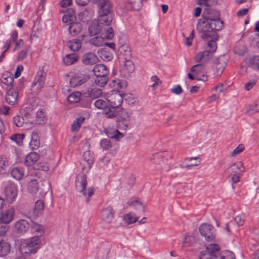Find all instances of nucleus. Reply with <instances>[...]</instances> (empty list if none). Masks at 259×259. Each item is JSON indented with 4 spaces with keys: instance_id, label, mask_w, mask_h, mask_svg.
<instances>
[{
    "instance_id": "nucleus-57",
    "label": "nucleus",
    "mask_w": 259,
    "mask_h": 259,
    "mask_svg": "<svg viewBox=\"0 0 259 259\" xmlns=\"http://www.w3.org/2000/svg\"><path fill=\"white\" fill-rule=\"evenodd\" d=\"M28 51L29 48H27L19 52L17 57V60L20 61L26 58Z\"/></svg>"
},
{
    "instance_id": "nucleus-64",
    "label": "nucleus",
    "mask_w": 259,
    "mask_h": 259,
    "mask_svg": "<svg viewBox=\"0 0 259 259\" xmlns=\"http://www.w3.org/2000/svg\"><path fill=\"white\" fill-rule=\"evenodd\" d=\"M171 92L176 95H179L182 93L183 90L180 85H177L171 89Z\"/></svg>"
},
{
    "instance_id": "nucleus-4",
    "label": "nucleus",
    "mask_w": 259,
    "mask_h": 259,
    "mask_svg": "<svg viewBox=\"0 0 259 259\" xmlns=\"http://www.w3.org/2000/svg\"><path fill=\"white\" fill-rule=\"evenodd\" d=\"M87 176L84 174H79L76 178L75 189L76 191L81 194L79 196L84 197L86 203H89L90 197L94 194L95 189L93 187H90L87 191L85 189L87 185Z\"/></svg>"
},
{
    "instance_id": "nucleus-37",
    "label": "nucleus",
    "mask_w": 259,
    "mask_h": 259,
    "mask_svg": "<svg viewBox=\"0 0 259 259\" xmlns=\"http://www.w3.org/2000/svg\"><path fill=\"white\" fill-rule=\"evenodd\" d=\"M106 135L109 138L115 139L117 141L120 140L123 137V134L119 132L118 130L108 131L107 132Z\"/></svg>"
},
{
    "instance_id": "nucleus-23",
    "label": "nucleus",
    "mask_w": 259,
    "mask_h": 259,
    "mask_svg": "<svg viewBox=\"0 0 259 259\" xmlns=\"http://www.w3.org/2000/svg\"><path fill=\"white\" fill-rule=\"evenodd\" d=\"M18 96V93L14 89L9 90L6 95V101L9 105H13L16 103Z\"/></svg>"
},
{
    "instance_id": "nucleus-50",
    "label": "nucleus",
    "mask_w": 259,
    "mask_h": 259,
    "mask_svg": "<svg viewBox=\"0 0 259 259\" xmlns=\"http://www.w3.org/2000/svg\"><path fill=\"white\" fill-rule=\"evenodd\" d=\"M224 69V65L223 63H221L220 62L216 63L214 67L215 73L217 76L221 75L222 74Z\"/></svg>"
},
{
    "instance_id": "nucleus-8",
    "label": "nucleus",
    "mask_w": 259,
    "mask_h": 259,
    "mask_svg": "<svg viewBox=\"0 0 259 259\" xmlns=\"http://www.w3.org/2000/svg\"><path fill=\"white\" fill-rule=\"evenodd\" d=\"M3 203L4 200L0 199V223L7 225L13 221L15 210L13 208L3 210Z\"/></svg>"
},
{
    "instance_id": "nucleus-25",
    "label": "nucleus",
    "mask_w": 259,
    "mask_h": 259,
    "mask_svg": "<svg viewBox=\"0 0 259 259\" xmlns=\"http://www.w3.org/2000/svg\"><path fill=\"white\" fill-rule=\"evenodd\" d=\"M82 28V25L80 23L70 22L68 29L72 36H76L81 32Z\"/></svg>"
},
{
    "instance_id": "nucleus-51",
    "label": "nucleus",
    "mask_w": 259,
    "mask_h": 259,
    "mask_svg": "<svg viewBox=\"0 0 259 259\" xmlns=\"http://www.w3.org/2000/svg\"><path fill=\"white\" fill-rule=\"evenodd\" d=\"M25 122L23 117L17 115L13 118V123L17 127H21Z\"/></svg>"
},
{
    "instance_id": "nucleus-10",
    "label": "nucleus",
    "mask_w": 259,
    "mask_h": 259,
    "mask_svg": "<svg viewBox=\"0 0 259 259\" xmlns=\"http://www.w3.org/2000/svg\"><path fill=\"white\" fill-rule=\"evenodd\" d=\"M5 194L7 201L13 203L17 196V189L15 184L10 183L7 184L5 189Z\"/></svg>"
},
{
    "instance_id": "nucleus-35",
    "label": "nucleus",
    "mask_w": 259,
    "mask_h": 259,
    "mask_svg": "<svg viewBox=\"0 0 259 259\" xmlns=\"http://www.w3.org/2000/svg\"><path fill=\"white\" fill-rule=\"evenodd\" d=\"M92 35H94V34ZM96 35V36L90 39V44L96 47H100L103 46L104 44V40L103 37L100 35H98V34Z\"/></svg>"
},
{
    "instance_id": "nucleus-17",
    "label": "nucleus",
    "mask_w": 259,
    "mask_h": 259,
    "mask_svg": "<svg viewBox=\"0 0 259 259\" xmlns=\"http://www.w3.org/2000/svg\"><path fill=\"white\" fill-rule=\"evenodd\" d=\"M114 213V212L113 208L110 206L103 209L101 212V218L102 221L106 223H110L113 219Z\"/></svg>"
},
{
    "instance_id": "nucleus-7",
    "label": "nucleus",
    "mask_w": 259,
    "mask_h": 259,
    "mask_svg": "<svg viewBox=\"0 0 259 259\" xmlns=\"http://www.w3.org/2000/svg\"><path fill=\"white\" fill-rule=\"evenodd\" d=\"M199 231L206 241H211L214 239V228L212 225L207 223L202 224L199 226Z\"/></svg>"
},
{
    "instance_id": "nucleus-29",
    "label": "nucleus",
    "mask_w": 259,
    "mask_h": 259,
    "mask_svg": "<svg viewBox=\"0 0 259 259\" xmlns=\"http://www.w3.org/2000/svg\"><path fill=\"white\" fill-rule=\"evenodd\" d=\"M68 101L71 103H77L78 101L82 102L84 100L83 96L79 92H75L68 96L67 98Z\"/></svg>"
},
{
    "instance_id": "nucleus-24",
    "label": "nucleus",
    "mask_w": 259,
    "mask_h": 259,
    "mask_svg": "<svg viewBox=\"0 0 259 259\" xmlns=\"http://www.w3.org/2000/svg\"><path fill=\"white\" fill-rule=\"evenodd\" d=\"M30 227L31 233L36 235L35 237L39 238L44 234L45 231L43 226L37 223L32 222L31 226L30 225Z\"/></svg>"
},
{
    "instance_id": "nucleus-42",
    "label": "nucleus",
    "mask_w": 259,
    "mask_h": 259,
    "mask_svg": "<svg viewBox=\"0 0 259 259\" xmlns=\"http://www.w3.org/2000/svg\"><path fill=\"white\" fill-rule=\"evenodd\" d=\"M84 121V118L83 117H80L76 119L72 124L71 130L73 132H77L79 130L81 125L83 123Z\"/></svg>"
},
{
    "instance_id": "nucleus-22",
    "label": "nucleus",
    "mask_w": 259,
    "mask_h": 259,
    "mask_svg": "<svg viewBox=\"0 0 259 259\" xmlns=\"http://www.w3.org/2000/svg\"><path fill=\"white\" fill-rule=\"evenodd\" d=\"M87 94L89 95L88 98V103L87 105L91 103L93 100L100 97L102 94V91L100 89L93 88L87 92Z\"/></svg>"
},
{
    "instance_id": "nucleus-1",
    "label": "nucleus",
    "mask_w": 259,
    "mask_h": 259,
    "mask_svg": "<svg viewBox=\"0 0 259 259\" xmlns=\"http://www.w3.org/2000/svg\"><path fill=\"white\" fill-rule=\"evenodd\" d=\"M224 27L223 22L220 18H215V20H210L206 21H198L197 30L202 33L201 37L203 39L208 38L217 39V31L222 29Z\"/></svg>"
},
{
    "instance_id": "nucleus-63",
    "label": "nucleus",
    "mask_w": 259,
    "mask_h": 259,
    "mask_svg": "<svg viewBox=\"0 0 259 259\" xmlns=\"http://www.w3.org/2000/svg\"><path fill=\"white\" fill-rule=\"evenodd\" d=\"M74 16L73 14H65L62 17L63 22L66 23L73 20Z\"/></svg>"
},
{
    "instance_id": "nucleus-38",
    "label": "nucleus",
    "mask_w": 259,
    "mask_h": 259,
    "mask_svg": "<svg viewBox=\"0 0 259 259\" xmlns=\"http://www.w3.org/2000/svg\"><path fill=\"white\" fill-rule=\"evenodd\" d=\"M259 111V101H255L249 105L246 112L249 114H253Z\"/></svg>"
},
{
    "instance_id": "nucleus-21",
    "label": "nucleus",
    "mask_w": 259,
    "mask_h": 259,
    "mask_svg": "<svg viewBox=\"0 0 259 259\" xmlns=\"http://www.w3.org/2000/svg\"><path fill=\"white\" fill-rule=\"evenodd\" d=\"M230 174L236 175H242L245 170L243 163L241 161L236 162L230 166Z\"/></svg>"
},
{
    "instance_id": "nucleus-31",
    "label": "nucleus",
    "mask_w": 259,
    "mask_h": 259,
    "mask_svg": "<svg viewBox=\"0 0 259 259\" xmlns=\"http://www.w3.org/2000/svg\"><path fill=\"white\" fill-rule=\"evenodd\" d=\"M195 242V238L193 236L184 234L182 239L183 247H189L191 246Z\"/></svg>"
},
{
    "instance_id": "nucleus-33",
    "label": "nucleus",
    "mask_w": 259,
    "mask_h": 259,
    "mask_svg": "<svg viewBox=\"0 0 259 259\" xmlns=\"http://www.w3.org/2000/svg\"><path fill=\"white\" fill-rule=\"evenodd\" d=\"M31 108H29L28 109V111L29 112H26L24 110V118L25 119V122L27 124L29 123L33 124L35 122V120L34 119V117L35 116V114L33 112L30 110Z\"/></svg>"
},
{
    "instance_id": "nucleus-48",
    "label": "nucleus",
    "mask_w": 259,
    "mask_h": 259,
    "mask_svg": "<svg viewBox=\"0 0 259 259\" xmlns=\"http://www.w3.org/2000/svg\"><path fill=\"white\" fill-rule=\"evenodd\" d=\"M100 145L103 150H107L112 147V143L108 139H103L100 141Z\"/></svg>"
},
{
    "instance_id": "nucleus-56",
    "label": "nucleus",
    "mask_w": 259,
    "mask_h": 259,
    "mask_svg": "<svg viewBox=\"0 0 259 259\" xmlns=\"http://www.w3.org/2000/svg\"><path fill=\"white\" fill-rule=\"evenodd\" d=\"M117 126L120 130H125L128 125V121L123 119L119 118L117 120Z\"/></svg>"
},
{
    "instance_id": "nucleus-2",
    "label": "nucleus",
    "mask_w": 259,
    "mask_h": 259,
    "mask_svg": "<svg viewBox=\"0 0 259 259\" xmlns=\"http://www.w3.org/2000/svg\"><path fill=\"white\" fill-rule=\"evenodd\" d=\"M220 247L214 244L207 247L206 250L201 252L199 259H235L234 253L225 250L220 253Z\"/></svg>"
},
{
    "instance_id": "nucleus-12",
    "label": "nucleus",
    "mask_w": 259,
    "mask_h": 259,
    "mask_svg": "<svg viewBox=\"0 0 259 259\" xmlns=\"http://www.w3.org/2000/svg\"><path fill=\"white\" fill-rule=\"evenodd\" d=\"M122 50H124L125 52V54H124L125 56V58L124 59L125 60L124 67L128 73H131L134 70V65L133 62L130 60L131 57L130 49L127 47L123 46L121 48V52Z\"/></svg>"
},
{
    "instance_id": "nucleus-28",
    "label": "nucleus",
    "mask_w": 259,
    "mask_h": 259,
    "mask_svg": "<svg viewBox=\"0 0 259 259\" xmlns=\"http://www.w3.org/2000/svg\"><path fill=\"white\" fill-rule=\"evenodd\" d=\"M39 155L36 152L30 153L25 159V164L27 166L32 165L38 159Z\"/></svg>"
},
{
    "instance_id": "nucleus-43",
    "label": "nucleus",
    "mask_w": 259,
    "mask_h": 259,
    "mask_svg": "<svg viewBox=\"0 0 259 259\" xmlns=\"http://www.w3.org/2000/svg\"><path fill=\"white\" fill-rule=\"evenodd\" d=\"M24 137L25 135L23 134H13L11 136L10 139L15 142L17 145L20 146L23 143Z\"/></svg>"
},
{
    "instance_id": "nucleus-20",
    "label": "nucleus",
    "mask_w": 259,
    "mask_h": 259,
    "mask_svg": "<svg viewBox=\"0 0 259 259\" xmlns=\"http://www.w3.org/2000/svg\"><path fill=\"white\" fill-rule=\"evenodd\" d=\"M82 62L85 65H93L98 61V57L92 53L84 54L82 57Z\"/></svg>"
},
{
    "instance_id": "nucleus-58",
    "label": "nucleus",
    "mask_w": 259,
    "mask_h": 259,
    "mask_svg": "<svg viewBox=\"0 0 259 259\" xmlns=\"http://www.w3.org/2000/svg\"><path fill=\"white\" fill-rule=\"evenodd\" d=\"M118 114L120 116V118L127 120L131 115V112L126 110L122 109L118 112Z\"/></svg>"
},
{
    "instance_id": "nucleus-47",
    "label": "nucleus",
    "mask_w": 259,
    "mask_h": 259,
    "mask_svg": "<svg viewBox=\"0 0 259 259\" xmlns=\"http://www.w3.org/2000/svg\"><path fill=\"white\" fill-rule=\"evenodd\" d=\"M128 3L132 5V8L134 11H139L142 6L143 0H128Z\"/></svg>"
},
{
    "instance_id": "nucleus-61",
    "label": "nucleus",
    "mask_w": 259,
    "mask_h": 259,
    "mask_svg": "<svg viewBox=\"0 0 259 259\" xmlns=\"http://www.w3.org/2000/svg\"><path fill=\"white\" fill-rule=\"evenodd\" d=\"M244 147L243 146V145H239L235 149H234V150L232 151L231 153V155L232 156H234L239 154L240 152H242L244 150Z\"/></svg>"
},
{
    "instance_id": "nucleus-49",
    "label": "nucleus",
    "mask_w": 259,
    "mask_h": 259,
    "mask_svg": "<svg viewBox=\"0 0 259 259\" xmlns=\"http://www.w3.org/2000/svg\"><path fill=\"white\" fill-rule=\"evenodd\" d=\"M9 165V161L7 158L3 156H0V174L3 173V171Z\"/></svg>"
},
{
    "instance_id": "nucleus-53",
    "label": "nucleus",
    "mask_w": 259,
    "mask_h": 259,
    "mask_svg": "<svg viewBox=\"0 0 259 259\" xmlns=\"http://www.w3.org/2000/svg\"><path fill=\"white\" fill-rule=\"evenodd\" d=\"M116 107H111L109 108L106 112L105 114L107 118H112L118 115V112L116 111Z\"/></svg>"
},
{
    "instance_id": "nucleus-3",
    "label": "nucleus",
    "mask_w": 259,
    "mask_h": 259,
    "mask_svg": "<svg viewBox=\"0 0 259 259\" xmlns=\"http://www.w3.org/2000/svg\"><path fill=\"white\" fill-rule=\"evenodd\" d=\"M98 8L99 22L111 24L114 13L112 5L109 0H95Z\"/></svg>"
},
{
    "instance_id": "nucleus-5",
    "label": "nucleus",
    "mask_w": 259,
    "mask_h": 259,
    "mask_svg": "<svg viewBox=\"0 0 259 259\" xmlns=\"http://www.w3.org/2000/svg\"><path fill=\"white\" fill-rule=\"evenodd\" d=\"M110 24H106L99 22L97 25H92L89 28V30L91 34H101L104 35V37L107 39H111L114 35V30L110 26Z\"/></svg>"
},
{
    "instance_id": "nucleus-13",
    "label": "nucleus",
    "mask_w": 259,
    "mask_h": 259,
    "mask_svg": "<svg viewBox=\"0 0 259 259\" xmlns=\"http://www.w3.org/2000/svg\"><path fill=\"white\" fill-rule=\"evenodd\" d=\"M191 71L197 75V79L205 81L207 80V76L204 74L205 66L201 64L194 65L191 68Z\"/></svg>"
},
{
    "instance_id": "nucleus-19",
    "label": "nucleus",
    "mask_w": 259,
    "mask_h": 259,
    "mask_svg": "<svg viewBox=\"0 0 259 259\" xmlns=\"http://www.w3.org/2000/svg\"><path fill=\"white\" fill-rule=\"evenodd\" d=\"M213 53L208 50L200 52L196 55L195 60L196 62H207L212 58Z\"/></svg>"
},
{
    "instance_id": "nucleus-39",
    "label": "nucleus",
    "mask_w": 259,
    "mask_h": 259,
    "mask_svg": "<svg viewBox=\"0 0 259 259\" xmlns=\"http://www.w3.org/2000/svg\"><path fill=\"white\" fill-rule=\"evenodd\" d=\"M68 47L73 52L78 51L81 46V43L78 39H74L70 41L68 45Z\"/></svg>"
},
{
    "instance_id": "nucleus-15",
    "label": "nucleus",
    "mask_w": 259,
    "mask_h": 259,
    "mask_svg": "<svg viewBox=\"0 0 259 259\" xmlns=\"http://www.w3.org/2000/svg\"><path fill=\"white\" fill-rule=\"evenodd\" d=\"M14 229L18 234H24L30 228L28 221L25 219H20L15 223Z\"/></svg>"
},
{
    "instance_id": "nucleus-62",
    "label": "nucleus",
    "mask_w": 259,
    "mask_h": 259,
    "mask_svg": "<svg viewBox=\"0 0 259 259\" xmlns=\"http://www.w3.org/2000/svg\"><path fill=\"white\" fill-rule=\"evenodd\" d=\"M39 140H31L29 143L30 148L32 149H35L39 146Z\"/></svg>"
},
{
    "instance_id": "nucleus-27",
    "label": "nucleus",
    "mask_w": 259,
    "mask_h": 259,
    "mask_svg": "<svg viewBox=\"0 0 259 259\" xmlns=\"http://www.w3.org/2000/svg\"><path fill=\"white\" fill-rule=\"evenodd\" d=\"M129 206L142 212L145 211V206L137 198L131 199L128 202Z\"/></svg>"
},
{
    "instance_id": "nucleus-16",
    "label": "nucleus",
    "mask_w": 259,
    "mask_h": 259,
    "mask_svg": "<svg viewBox=\"0 0 259 259\" xmlns=\"http://www.w3.org/2000/svg\"><path fill=\"white\" fill-rule=\"evenodd\" d=\"M96 77H107L109 70L104 64H99L96 65L93 70Z\"/></svg>"
},
{
    "instance_id": "nucleus-30",
    "label": "nucleus",
    "mask_w": 259,
    "mask_h": 259,
    "mask_svg": "<svg viewBox=\"0 0 259 259\" xmlns=\"http://www.w3.org/2000/svg\"><path fill=\"white\" fill-rule=\"evenodd\" d=\"M247 62L249 67L259 70V55L249 57L247 59Z\"/></svg>"
},
{
    "instance_id": "nucleus-40",
    "label": "nucleus",
    "mask_w": 259,
    "mask_h": 259,
    "mask_svg": "<svg viewBox=\"0 0 259 259\" xmlns=\"http://www.w3.org/2000/svg\"><path fill=\"white\" fill-rule=\"evenodd\" d=\"M44 204L41 200H37L35 203L34 208V213L38 215L41 214L44 211Z\"/></svg>"
},
{
    "instance_id": "nucleus-36",
    "label": "nucleus",
    "mask_w": 259,
    "mask_h": 259,
    "mask_svg": "<svg viewBox=\"0 0 259 259\" xmlns=\"http://www.w3.org/2000/svg\"><path fill=\"white\" fill-rule=\"evenodd\" d=\"M45 77L42 75V72H38L37 76L32 84V87L36 86L38 89H41L44 84Z\"/></svg>"
},
{
    "instance_id": "nucleus-59",
    "label": "nucleus",
    "mask_w": 259,
    "mask_h": 259,
    "mask_svg": "<svg viewBox=\"0 0 259 259\" xmlns=\"http://www.w3.org/2000/svg\"><path fill=\"white\" fill-rule=\"evenodd\" d=\"M217 39L218 38L216 39ZM214 39H212L211 40H209L207 42V46L210 49L209 51L213 53L215 52L217 48V43Z\"/></svg>"
},
{
    "instance_id": "nucleus-26",
    "label": "nucleus",
    "mask_w": 259,
    "mask_h": 259,
    "mask_svg": "<svg viewBox=\"0 0 259 259\" xmlns=\"http://www.w3.org/2000/svg\"><path fill=\"white\" fill-rule=\"evenodd\" d=\"M167 154L165 152H159L153 154L151 157V161L156 164H161L164 162V157Z\"/></svg>"
},
{
    "instance_id": "nucleus-41",
    "label": "nucleus",
    "mask_w": 259,
    "mask_h": 259,
    "mask_svg": "<svg viewBox=\"0 0 259 259\" xmlns=\"http://www.w3.org/2000/svg\"><path fill=\"white\" fill-rule=\"evenodd\" d=\"M77 57L74 54H68L63 58V62L66 65H70L75 62Z\"/></svg>"
},
{
    "instance_id": "nucleus-54",
    "label": "nucleus",
    "mask_w": 259,
    "mask_h": 259,
    "mask_svg": "<svg viewBox=\"0 0 259 259\" xmlns=\"http://www.w3.org/2000/svg\"><path fill=\"white\" fill-rule=\"evenodd\" d=\"M45 116L44 113L42 111H38L36 114V123L37 124H42L44 123Z\"/></svg>"
},
{
    "instance_id": "nucleus-44",
    "label": "nucleus",
    "mask_w": 259,
    "mask_h": 259,
    "mask_svg": "<svg viewBox=\"0 0 259 259\" xmlns=\"http://www.w3.org/2000/svg\"><path fill=\"white\" fill-rule=\"evenodd\" d=\"M124 219L127 224H131L136 222L138 220V218L135 213L133 212H130L126 215H124Z\"/></svg>"
},
{
    "instance_id": "nucleus-46",
    "label": "nucleus",
    "mask_w": 259,
    "mask_h": 259,
    "mask_svg": "<svg viewBox=\"0 0 259 259\" xmlns=\"http://www.w3.org/2000/svg\"><path fill=\"white\" fill-rule=\"evenodd\" d=\"M2 82L8 86H11L14 81V78L8 74H3L1 78Z\"/></svg>"
},
{
    "instance_id": "nucleus-60",
    "label": "nucleus",
    "mask_w": 259,
    "mask_h": 259,
    "mask_svg": "<svg viewBox=\"0 0 259 259\" xmlns=\"http://www.w3.org/2000/svg\"><path fill=\"white\" fill-rule=\"evenodd\" d=\"M9 230V226L7 224L0 223V236H4Z\"/></svg>"
},
{
    "instance_id": "nucleus-32",
    "label": "nucleus",
    "mask_w": 259,
    "mask_h": 259,
    "mask_svg": "<svg viewBox=\"0 0 259 259\" xmlns=\"http://www.w3.org/2000/svg\"><path fill=\"white\" fill-rule=\"evenodd\" d=\"M12 176L17 180L22 179L24 175V170L22 168L15 167L11 171Z\"/></svg>"
},
{
    "instance_id": "nucleus-34",
    "label": "nucleus",
    "mask_w": 259,
    "mask_h": 259,
    "mask_svg": "<svg viewBox=\"0 0 259 259\" xmlns=\"http://www.w3.org/2000/svg\"><path fill=\"white\" fill-rule=\"evenodd\" d=\"M83 161L87 162L88 168L90 169L94 162V157L90 151H86L83 154Z\"/></svg>"
},
{
    "instance_id": "nucleus-14",
    "label": "nucleus",
    "mask_w": 259,
    "mask_h": 259,
    "mask_svg": "<svg viewBox=\"0 0 259 259\" xmlns=\"http://www.w3.org/2000/svg\"><path fill=\"white\" fill-rule=\"evenodd\" d=\"M88 78V76L80 73H76L71 76L70 85L72 88H75L85 83Z\"/></svg>"
},
{
    "instance_id": "nucleus-55",
    "label": "nucleus",
    "mask_w": 259,
    "mask_h": 259,
    "mask_svg": "<svg viewBox=\"0 0 259 259\" xmlns=\"http://www.w3.org/2000/svg\"><path fill=\"white\" fill-rule=\"evenodd\" d=\"M95 106L99 109H103L107 106V103L103 100L98 99L94 103Z\"/></svg>"
},
{
    "instance_id": "nucleus-18",
    "label": "nucleus",
    "mask_w": 259,
    "mask_h": 259,
    "mask_svg": "<svg viewBox=\"0 0 259 259\" xmlns=\"http://www.w3.org/2000/svg\"><path fill=\"white\" fill-rule=\"evenodd\" d=\"M11 244L7 239L0 238V256L8 255L11 251Z\"/></svg>"
},
{
    "instance_id": "nucleus-11",
    "label": "nucleus",
    "mask_w": 259,
    "mask_h": 259,
    "mask_svg": "<svg viewBox=\"0 0 259 259\" xmlns=\"http://www.w3.org/2000/svg\"><path fill=\"white\" fill-rule=\"evenodd\" d=\"M217 18H220L219 12L208 7V8L204 10L202 18L198 21H206L210 20H215Z\"/></svg>"
},
{
    "instance_id": "nucleus-45",
    "label": "nucleus",
    "mask_w": 259,
    "mask_h": 259,
    "mask_svg": "<svg viewBox=\"0 0 259 259\" xmlns=\"http://www.w3.org/2000/svg\"><path fill=\"white\" fill-rule=\"evenodd\" d=\"M38 189L37 182L34 180H32L28 184V191L32 194L36 193Z\"/></svg>"
},
{
    "instance_id": "nucleus-52",
    "label": "nucleus",
    "mask_w": 259,
    "mask_h": 259,
    "mask_svg": "<svg viewBox=\"0 0 259 259\" xmlns=\"http://www.w3.org/2000/svg\"><path fill=\"white\" fill-rule=\"evenodd\" d=\"M107 77H97L95 80V83L100 87H104L107 82Z\"/></svg>"
},
{
    "instance_id": "nucleus-9",
    "label": "nucleus",
    "mask_w": 259,
    "mask_h": 259,
    "mask_svg": "<svg viewBox=\"0 0 259 259\" xmlns=\"http://www.w3.org/2000/svg\"><path fill=\"white\" fill-rule=\"evenodd\" d=\"M107 101L111 107L118 108L123 102V97L117 91H112L108 96Z\"/></svg>"
},
{
    "instance_id": "nucleus-6",
    "label": "nucleus",
    "mask_w": 259,
    "mask_h": 259,
    "mask_svg": "<svg viewBox=\"0 0 259 259\" xmlns=\"http://www.w3.org/2000/svg\"><path fill=\"white\" fill-rule=\"evenodd\" d=\"M40 240L38 237H33L30 240L24 241L20 246L19 250L22 254L35 253L39 248Z\"/></svg>"
}]
</instances>
